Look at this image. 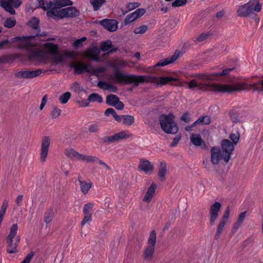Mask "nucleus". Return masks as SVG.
Segmentation results:
<instances>
[{"mask_svg":"<svg viewBox=\"0 0 263 263\" xmlns=\"http://www.w3.org/2000/svg\"><path fill=\"white\" fill-rule=\"evenodd\" d=\"M200 80V79H199ZM202 82H198L195 79H193L189 83L184 82L187 84L190 89H193L198 87L199 90L202 91H212L222 93H231L235 91L242 90H250L252 89L251 84H248L245 82L238 83L236 85L213 84L210 81H204L201 79Z\"/></svg>","mask_w":263,"mask_h":263,"instance_id":"1","label":"nucleus"},{"mask_svg":"<svg viewBox=\"0 0 263 263\" xmlns=\"http://www.w3.org/2000/svg\"><path fill=\"white\" fill-rule=\"evenodd\" d=\"M113 67L115 68V70L112 79L121 84H129L134 83L135 86H137L139 83L149 81L158 84L165 85L169 82L179 81L178 79L172 77H157L153 76L149 78L145 76L127 74L120 71L118 67H116L115 66Z\"/></svg>","mask_w":263,"mask_h":263,"instance_id":"2","label":"nucleus"},{"mask_svg":"<svg viewBox=\"0 0 263 263\" xmlns=\"http://www.w3.org/2000/svg\"><path fill=\"white\" fill-rule=\"evenodd\" d=\"M17 230V224H13L10 228L9 234L6 238L7 252L8 253L13 254L18 252L17 247L20 241V237L16 236Z\"/></svg>","mask_w":263,"mask_h":263,"instance_id":"3","label":"nucleus"},{"mask_svg":"<svg viewBox=\"0 0 263 263\" xmlns=\"http://www.w3.org/2000/svg\"><path fill=\"white\" fill-rule=\"evenodd\" d=\"M161 128L167 134H175L178 130V127L174 120V116L172 113L166 115L162 114L159 117Z\"/></svg>","mask_w":263,"mask_h":263,"instance_id":"4","label":"nucleus"},{"mask_svg":"<svg viewBox=\"0 0 263 263\" xmlns=\"http://www.w3.org/2000/svg\"><path fill=\"white\" fill-rule=\"evenodd\" d=\"M80 11L74 7H69L59 9L58 11H47L48 17H53L54 19L73 18L80 15Z\"/></svg>","mask_w":263,"mask_h":263,"instance_id":"5","label":"nucleus"},{"mask_svg":"<svg viewBox=\"0 0 263 263\" xmlns=\"http://www.w3.org/2000/svg\"><path fill=\"white\" fill-rule=\"evenodd\" d=\"M253 0L250 1L248 3L239 6L237 10L236 13L238 16L239 17H248L254 11L258 12L260 11L262 6L257 1L256 4L253 3Z\"/></svg>","mask_w":263,"mask_h":263,"instance_id":"6","label":"nucleus"},{"mask_svg":"<svg viewBox=\"0 0 263 263\" xmlns=\"http://www.w3.org/2000/svg\"><path fill=\"white\" fill-rule=\"evenodd\" d=\"M42 7L44 9H48L47 11H58L59 9L64 6H72L73 3L70 0H54L53 2L50 0H42L41 2Z\"/></svg>","mask_w":263,"mask_h":263,"instance_id":"7","label":"nucleus"},{"mask_svg":"<svg viewBox=\"0 0 263 263\" xmlns=\"http://www.w3.org/2000/svg\"><path fill=\"white\" fill-rule=\"evenodd\" d=\"M234 69L233 68H226L220 72H204L196 74L195 77L204 81H218L220 76H226L229 74Z\"/></svg>","mask_w":263,"mask_h":263,"instance_id":"8","label":"nucleus"},{"mask_svg":"<svg viewBox=\"0 0 263 263\" xmlns=\"http://www.w3.org/2000/svg\"><path fill=\"white\" fill-rule=\"evenodd\" d=\"M156 243V233L153 230L149 235L148 239L149 245L147 246L144 252V258L145 259H151L154 252L155 246Z\"/></svg>","mask_w":263,"mask_h":263,"instance_id":"9","label":"nucleus"},{"mask_svg":"<svg viewBox=\"0 0 263 263\" xmlns=\"http://www.w3.org/2000/svg\"><path fill=\"white\" fill-rule=\"evenodd\" d=\"M39 35V33L37 32L35 35L16 36L14 38V41L20 42V43L17 45V48L20 49H25L29 47H34L36 46V43L31 42V40Z\"/></svg>","mask_w":263,"mask_h":263,"instance_id":"10","label":"nucleus"},{"mask_svg":"<svg viewBox=\"0 0 263 263\" xmlns=\"http://www.w3.org/2000/svg\"><path fill=\"white\" fill-rule=\"evenodd\" d=\"M223 160L226 163H228L231 155L234 151V145L228 139H223L221 143Z\"/></svg>","mask_w":263,"mask_h":263,"instance_id":"11","label":"nucleus"},{"mask_svg":"<svg viewBox=\"0 0 263 263\" xmlns=\"http://www.w3.org/2000/svg\"><path fill=\"white\" fill-rule=\"evenodd\" d=\"M230 206H228L218 223L217 230L214 235V239L218 240L219 239L220 234L224 229V226L228 221L230 215Z\"/></svg>","mask_w":263,"mask_h":263,"instance_id":"12","label":"nucleus"},{"mask_svg":"<svg viewBox=\"0 0 263 263\" xmlns=\"http://www.w3.org/2000/svg\"><path fill=\"white\" fill-rule=\"evenodd\" d=\"M221 208V203L216 201L212 204L210 209V220L209 222L211 226L215 224V221L217 220L219 216V212Z\"/></svg>","mask_w":263,"mask_h":263,"instance_id":"13","label":"nucleus"},{"mask_svg":"<svg viewBox=\"0 0 263 263\" xmlns=\"http://www.w3.org/2000/svg\"><path fill=\"white\" fill-rule=\"evenodd\" d=\"M127 131H122L111 136L104 137L102 138V141L107 144L116 142L119 140L127 139L130 137Z\"/></svg>","mask_w":263,"mask_h":263,"instance_id":"14","label":"nucleus"},{"mask_svg":"<svg viewBox=\"0 0 263 263\" xmlns=\"http://www.w3.org/2000/svg\"><path fill=\"white\" fill-rule=\"evenodd\" d=\"M42 72L41 69L35 70H22L16 72L15 76L17 78L32 79L40 76Z\"/></svg>","mask_w":263,"mask_h":263,"instance_id":"15","label":"nucleus"},{"mask_svg":"<svg viewBox=\"0 0 263 263\" xmlns=\"http://www.w3.org/2000/svg\"><path fill=\"white\" fill-rule=\"evenodd\" d=\"M146 12L145 8H138L134 12L128 14L124 19V24L125 25H129L136 20L139 18Z\"/></svg>","mask_w":263,"mask_h":263,"instance_id":"16","label":"nucleus"},{"mask_svg":"<svg viewBox=\"0 0 263 263\" xmlns=\"http://www.w3.org/2000/svg\"><path fill=\"white\" fill-rule=\"evenodd\" d=\"M50 139L48 136L44 137L42 140L40 159L42 162H44L48 155Z\"/></svg>","mask_w":263,"mask_h":263,"instance_id":"17","label":"nucleus"},{"mask_svg":"<svg viewBox=\"0 0 263 263\" xmlns=\"http://www.w3.org/2000/svg\"><path fill=\"white\" fill-rule=\"evenodd\" d=\"M85 57L91 61L97 62L100 61V49L97 47H93L87 49L85 52Z\"/></svg>","mask_w":263,"mask_h":263,"instance_id":"18","label":"nucleus"},{"mask_svg":"<svg viewBox=\"0 0 263 263\" xmlns=\"http://www.w3.org/2000/svg\"><path fill=\"white\" fill-rule=\"evenodd\" d=\"M100 24L110 32H114L118 28V22L115 20L104 19L101 21Z\"/></svg>","mask_w":263,"mask_h":263,"instance_id":"19","label":"nucleus"},{"mask_svg":"<svg viewBox=\"0 0 263 263\" xmlns=\"http://www.w3.org/2000/svg\"><path fill=\"white\" fill-rule=\"evenodd\" d=\"M154 166L151 162L146 159H141L138 165V170L145 174L151 173L154 171Z\"/></svg>","mask_w":263,"mask_h":263,"instance_id":"20","label":"nucleus"},{"mask_svg":"<svg viewBox=\"0 0 263 263\" xmlns=\"http://www.w3.org/2000/svg\"><path fill=\"white\" fill-rule=\"evenodd\" d=\"M220 159H223L222 153L219 147H213L211 149V161L214 165L217 164Z\"/></svg>","mask_w":263,"mask_h":263,"instance_id":"21","label":"nucleus"},{"mask_svg":"<svg viewBox=\"0 0 263 263\" xmlns=\"http://www.w3.org/2000/svg\"><path fill=\"white\" fill-rule=\"evenodd\" d=\"M157 187V185L156 183H152L148 187L147 191L143 198V201L146 203H149L154 196Z\"/></svg>","mask_w":263,"mask_h":263,"instance_id":"22","label":"nucleus"},{"mask_svg":"<svg viewBox=\"0 0 263 263\" xmlns=\"http://www.w3.org/2000/svg\"><path fill=\"white\" fill-rule=\"evenodd\" d=\"M180 53V51L176 50L173 55L165 59L161 60L158 62L155 66H164L167 64H171L175 62L179 57Z\"/></svg>","mask_w":263,"mask_h":263,"instance_id":"23","label":"nucleus"},{"mask_svg":"<svg viewBox=\"0 0 263 263\" xmlns=\"http://www.w3.org/2000/svg\"><path fill=\"white\" fill-rule=\"evenodd\" d=\"M191 142L196 146L205 148L206 145L199 134H192L191 136Z\"/></svg>","mask_w":263,"mask_h":263,"instance_id":"24","label":"nucleus"},{"mask_svg":"<svg viewBox=\"0 0 263 263\" xmlns=\"http://www.w3.org/2000/svg\"><path fill=\"white\" fill-rule=\"evenodd\" d=\"M167 172L166 163L164 161L160 162L158 166V175L161 181H164Z\"/></svg>","mask_w":263,"mask_h":263,"instance_id":"25","label":"nucleus"},{"mask_svg":"<svg viewBox=\"0 0 263 263\" xmlns=\"http://www.w3.org/2000/svg\"><path fill=\"white\" fill-rule=\"evenodd\" d=\"M78 180L80 183L82 192L84 194H87L89 189L91 187L92 183L91 182L87 183L85 181H82L81 176L78 177Z\"/></svg>","mask_w":263,"mask_h":263,"instance_id":"26","label":"nucleus"},{"mask_svg":"<svg viewBox=\"0 0 263 263\" xmlns=\"http://www.w3.org/2000/svg\"><path fill=\"white\" fill-rule=\"evenodd\" d=\"M45 49L47 51L53 55L58 54V47L52 43H47L45 44Z\"/></svg>","mask_w":263,"mask_h":263,"instance_id":"27","label":"nucleus"},{"mask_svg":"<svg viewBox=\"0 0 263 263\" xmlns=\"http://www.w3.org/2000/svg\"><path fill=\"white\" fill-rule=\"evenodd\" d=\"M28 57L30 60L41 59L44 57V53L42 50H32L29 53Z\"/></svg>","mask_w":263,"mask_h":263,"instance_id":"28","label":"nucleus"},{"mask_svg":"<svg viewBox=\"0 0 263 263\" xmlns=\"http://www.w3.org/2000/svg\"><path fill=\"white\" fill-rule=\"evenodd\" d=\"M0 6L11 14H15V11L13 8L12 6L5 0H0Z\"/></svg>","mask_w":263,"mask_h":263,"instance_id":"29","label":"nucleus"},{"mask_svg":"<svg viewBox=\"0 0 263 263\" xmlns=\"http://www.w3.org/2000/svg\"><path fill=\"white\" fill-rule=\"evenodd\" d=\"M119 98L113 94H110L106 97V103L110 106H113L115 105L119 101Z\"/></svg>","mask_w":263,"mask_h":263,"instance_id":"30","label":"nucleus"},{"mask_svg":"<svg viewBox=\"0 0 263 263\" xmlns=\"http://www.w3.org/2000/svg\"><path fill=\"white\" fill-rule=\"evenodd\" d=\"M247 213V211H244L239 215L237 222H235L234 224L233 230H237L241 225V224L242 223L243 221L245 219Z\"/></svg>","mask_w":263,"mask_h":263,"instance_id":"31","label":"nucleus"},{"mask_svg":"<svg viewBox=\"0 0 263 263\" xmlns=\"http://www.w3.org/2000/svg\"><path fill=\"white\" fill-rule=\"evenodd\" d=\"M140 5L141 4L138 2L128 3L126 5V10L125 11L122 10L123 14L125 15L126 13L128 12L129 11H132L135 9L139 7L140 6Z\"/></svg>","mask_w":263,"mask_h":263,"instance_id":"32","label":"nucleus"},{"mask_svg":"<svg viewBox=\"0 0 263 263\" xmlns=\"http://www.w3.org/2000/svg\"><path fill=\"white\" fill-rule=\"evenodd\" d=\"M113 47L112 42L110 40H107L104 42H102L101 43L100 50L104 52H108L109 49Z\"/></svg>","mask_w":263,"mask_h":263,"instance_id":"33","label":"nucleus"},{"mask_svg":"<svg viewBox=\"0 0 263 263\" xmlns=\"http://www.w3.org/2000/svg\"><path fill=\"white\" fill-rule=\"evenodd\" d=\"M54 215L53 209L52 208L48 209L44 214V221L46 223H49L52 219Z\"/></svg>","mask_w":263,"mask_h":263,"instance_id":"34","label":"nucleus"},{"mask_svg":"<svg viewBox=\"0 0 263 263\" xmlns=\"http://www.w3.org/2000/svg\"><path fill=\"white\" fill-rule=\"evenodd\" d=\"M87 100L90 102H98L99 103H102L103 102L102 97L96 93H92L88 96Z\"/></svg>","mask_w":263,"mask_h":263,"instance_id":"35","label":"nucleus"},{"mask_svg":"<svg viewBox=\"0 0 263 263\" xmlns=\"http://www.w3.org/2000/svg\"><path fill=\"white\" fill-rule=\"evenodd\" d=\"M123 124L127 125H131L135 122V118L131 115H123Z\"/></svg>","mask_w":263,"mask_h":263,"instance_id":"36","label":"nucleus"},{"mask_svg":"<svg viewBox=\"0 0 263 263\" xmlns=\"http://www.w3.org/2000/svg\"><path fill=\"white\" fill-rule=\"evenodd\" d=\"M64 154L68 158L77 159L79 153L72 148H67L65 150Z\"/></svg>","mask_w":263,"mask_h":263,"instance_id":"37","label":"nucleus"},{"mask_svg":"<svg viewBox=\"0 0 263 263\" xmlns=\"http://www.w3.org/2000/svg\"><path fill=\"white\" fill-rule=\"evenodd\" d=\"M27 25L32 29L37 30L39 28V20L33 17L28 22Z\"/></svg>","mask_w":263,"mask_h":263,"instance_id":"38","label":"nucleus"},{"mask_svg":"<svg viewBox=\"0 0 263 263\" xmlns=\"http://www.w3.org/2000/svg\"><path fill=\"white\" fill-rule=\"evenodd\" d=\"M105 2V0H90V3L92 5L93 10L95 11L99 9Z\"/></svg>","mask_w":263,"mask_h":263,"instance_id":"39","label":"nucleus"},{"mask_svg":"<svg viewBox=\"0 0 263 263\" xmlns=\"http://www.w3.org/2000/svg\"><path fill=\"white\" fill-rule=\"evenodd\" d=\"M252 89L257 91H263V80H259L257 82L251 84Z\"/></svg>","mask_w":263,"mask_h":263,"instance_id":"40","label":"nucleus"},{"mask_svg":"<svg viewBox=\"0 0 263 263\" xmlns=\"http://www.w3.org/2000/svg\"><path fill=\"white\" fill-rule=\"evenodd\" d=\"M92 207L93 204L89 202L85 204L83 207V212L84 215L91 216Z\"/></svg>","mask_w":263,"mask_h":263,"instance_id":"41","label":"nucleus"},{"mask_svg":"<svg viewBox=\"0 0 263 263\" xmlns=\"http://www.w3.org/2000/svg\"><path fill=\"white\" fill-rule=\"evenodd\" d=\"M71 97L70 92L67 91L59 97V101L62 104H66Z\"/></svg>","mask_w":263,"mask_h":263,"instance_id":"42","label":"nucleus"},{"mask_svg":"<svg viewBox=\"0 0 263 263\" xmlns=\"http://www.w3.org/2000/svg\"><path fill=\"white\" fill-rule=\"evenodd\" d=\"M16 24L15 19L13 17H10L7 18L4 23V26L5 27L11 28H12Z\"/></svg>","mask_w":263,"mask_h":263,"instance_id":"43","label":"nucleus"},{"mask_svg":"<svg viewBox=\"0 0 263 263\" xmlns=\"http://www.w3.org/2000/svg\"><path fill=\"white\" fill-rule=\"evenodd\" d=\"M100 126L99 123H93L88 126V130L90 133H97L100 130Z\"/></svg>","mask_w":263,"mask_h":263,"instance_id":"44","label":"nucleus"},{"mask_svg":"<svg viewBox=\"0 0 263 263\" xmlns=\"http://www.w3.org/2000/svg\"><path fill=\"white\" fill-rule=\"evenodd\" d=\"M147 28L148 27L147 25H141L139 27L136 28L134 32L135 34H143L147 31Z\"/></svg>","mask_w":263,"mask_h":263,"instance_id":"45","label":"nucleus"},{"mask_svg":"<svg viewBox=\"0 0 263 263\" xmlns=\"http://www.w3.org/2000/svg\"><path fill=\"white\" fill-rule=\"evenodd\" d=\"M187 0H175L171 6L173 7H178L185 5L187 3Z\"/></svg>","mask_w":263,"mask_h":263,"instance_id":"46","label":"nucleus"},{"mask_svg":"<svg viewBox=\"0 0 263 263\" xmlns=\"http://www.w3.org/2000/svg\"><path fill=\"white\" fill-rule=\"evenodd\" d=\"M61 109L57 108V107L53 106L52 109L51 111V115L52 118H57L61 114Z\"/></svg>","mask_w":263,"mask_h":263,"instance_id":"47","label":"nucleus"},{"mask_svg":"<svg viewBox=\"0 0 263 263\" xmlns=\"http://www.w3.org/2000/svg\"><path fill=\"white\" fill-rule=\"evenodd\" d=\"M230 116L233 123H237L240 121L239 117L237 112L231 111L230 112Z\"/></svg>","mask_w":263,"mask_h":263,"instance_id":"48","label":"nucleus"},{"mask_svg":"<svg viewBox=\"0 0 263 263\" xmlns=\"http://www.w3.org/2000/svg\"><path fill=\"white\" fill-rule=\"evenodd\" d=\"M229 137H230V139L232 141V143L234 145H236L239 141V133H237V134L232 133L230 135Z\"/></svg>","mask_w":263,"mask_h":263,"instance_id":"49","label":"nucleus"},{"mask_svg":"<svg viewBox=\"0 0 263 263\" xmlns=\"http://www.w3.org/2000/svg\"><path fill=\"white\" fill-rule=\"evenodd\" d=\"M97 86L101 89H108V86H111L110 84L104 81H100L98 83Z\"/></svg>","mask_w":263,"mask_h":263,"instance_id":"50","label":"nucleus"},{"mask_svg":"<svg viewBox=\"0 0 263 263\" xmlns=\"http://www.w3.org/2000/svg\"><path fill=\"white\" fill-rule=\"evenodd\" d=\"M86 40V37H82L81 39L76 40L73 43V46L76 48L81 47L83 46V42Z\"/></svg>","mask_w":263,"mask_h":263,"instance_id":"51","label":"nucleus"},{"mask_svg":"<svg viewBox=\"0 0 263 263\" xmlns=\"http://www.w3.org/2000/svg\"><path fill=\"white\" fill-rule=\"evenodd\" d=\"M105 71V68L104 67H99L96 69H93L91 71L90 74L91 75H95L98 76L99 73H103Z\"/></svg>","mask_w":263,"mask_h":263,"instance_id":"52","label":"nucleus"},{"mask_svg":"<svg viewBox=\"0 0 263 263\" xmlns=\"http://www.w3.org/2000/svg\"><path fill=\"white\" fill-rule=\"evenodd\" d=\"M34 255V253L33 252H30L23 259V260L21 263H30L31 259Z\"/></svg>","mask_w":263,"mask_h":263,"instance_id":"53","label":"nucleus"},{"mask_svg":"<svg viewBox=\"0 0 263 263\" xmlns=\"http://www.w3.org/2000/svg\"><path fill=\"white\" fill-rule=\"evenodd\" d=\"M209 36V33H204V32L202 33L201 34H200L196 37V41L198 42H202V41L205 40Z\"/></svg>","mask_w":263,"mask_h":263,"instance_id":"54","label":"nucleus"},{"mask_svg":"<svg viewBox=\"0 0 263 263\" xmlns=\"http://www.w3.org/2000/svg\"><path fill=\"white\" fill-rule=\"evenodd\" d=\"M82 68L84 72H86L88 73H91V71L92 70V67L91 64H85L82 63Z\"/></svg>","mask_w":263,"mask_h":263,"instance_id":"55","label":"nucleus"},{"mask_svg":"<svg viewBox=\"0 0 263 263\" xmlns=\"http://www.w3.org/2000/svg\"><path fill=\"white\" fill-rule=\"evenodd\" d=\"M116 114V111L112 108H108L106 109L104 112V115L107 117L111 115L114 117Z\"/></svg>","mask_w":263,"mask_h":263,"instance_id":"56","label":"nucleus"},{"mask_svg":"<svg viewBox=\"0 0 263 263\" xmlns=\"http://www.w3.org/2000/svg\"><path fill=\"white\" fill-rule=\"evenodd\" d=\"M180 119L181 120L183 121L185 123H189L191 121L190 118L187 112L183 113L182 116L181 117Z\"/></svg>","mask_w":263,"mask_h":263,"instance_id":"57","label":"nucleus"},{"mask_svg":"<svg viewBox=\"0 0 263 263\" xmlns=\"http://www.w3.org/2000/svg\"><path fill=\"white\" fill-rule=\"evenodd\" d=\"M22 2L21 0H12L9 3L14 8H17L22 4Z\"/></svg>","mask_w":263,"mask_h":263,"instance_id":"58","label":"nucleus"},{"mask_svg":"<svg viewBox=\"0 0 263 263\" xmlns=\"http://www.w3.org/2000/svg\"><path fill=\"white\" fill-rule=\"evenodd\" d=\"M181 139V137L180 136H176L174 139H173V140L172 141V142L170 144V147H175L176 146L179 141H180Z\"/></svg>","mask_w":263,"mask_h":263,"instance_id":"59","label":"nucleus"},{"mask_svg":"<svg viewBox=\"0 0 263 263\" xmlns=\"http://www.w3.org/2000/svg\"><path fill=\"white\" fill-rule=\"evenodd\" d=\"M83 73L82 64L80 65L76 66V68L74 70V73L77 74H81Z\"/></svg>","mask_w":263,"mask_h":263,"instance_id":"60","label":"nucleus"},{"mask_svg":"<svg viewBox=\"0 0 263 263\" xmlns=\"http://www.w3.org/2000/svg\"><path fill=\"white\" fill-rule=\"evenodd\" d=\"M91 221V216L85 215L82 221H81V225L84 226L86 222Z\"/></svg>","mask_w":263,"mask_h":263,"instance_id":"61","label":"nucleus"},{"mask_svg":"<svg viewBox=\"0 0 263 263\" xmlns=\"http://www.w3.org/2000/svg\"><path fill=\"white\" fill-rule=\"evenodd\" d=\"M56 57L55 58V62L57 64H60L62 63L64 61V59L63 56H61L58 53V54H55Z\"/></svg>","mask_w":263,"mask_h":263,"instance_id":"62","label":"nucleus"},{"mask_svg":"<svg viewBox=\"0 0 263 263\" xmlns=\"http://www.w3.org/2000/svg\"><path fill=\"white\" fill-rule=\"evenodd\" d=\"M113 106L118 110H122L124 108V105L123 102L120 101L119 99L118 103L115 104V105H114Z\"/></svg>","mask_w":263,"mask_h":263,"instance_id":"63","label":"nucleus"},{"mask_svg":"<svg viewBox=\"0 0 263 263\" xmlns=\"http://www.w3.org/2000/svg\"><path fill=\"white\" fill-rule=\"evenodd\" d=\"M63 55L69 59H72L74 57V52L72 51H66L64 52Z\"/></svg>","mask_w":263,"mask_h":263,"instance_id":"64","label":"nucleus"}]
</instances>
